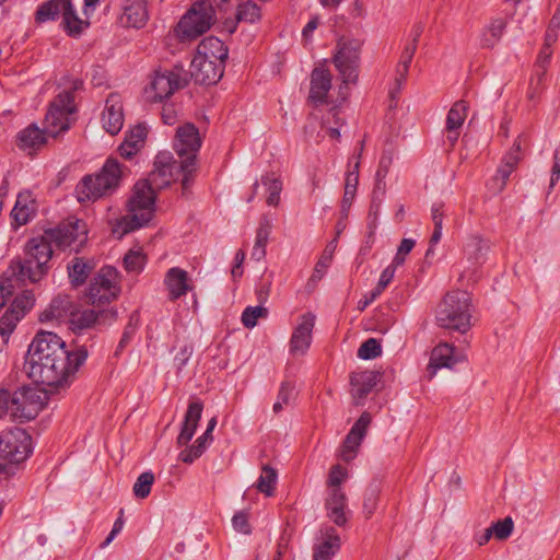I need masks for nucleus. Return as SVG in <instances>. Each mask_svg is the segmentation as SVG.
I'll return each mask as SVG.
<instances>
[{
  "instance_id": "obj_1",
  "label": "nucleus",
  "mask_w": 560,
  "mask_h": 560,
  "mask_svg": "<svg viewBox=\"0 0 560 560\" xmlns=\"http://www.w3.org/2000/svg\"><path fill=\"white\" fill-rule=\"evenodd\" d=\"M86 358L88 350L84 347L69 351L58 335L39 331L28 346L24 369L31 380L54 392L69 385Z\"/></svg>"
},
{
  "instance_id": "obj_2",
  "label": "nucleus",
  "mask_w": 560,
  "mask_h": 560,
  "mask_svg": "<svg viewBox=\"0 0 560 560\" xmlns=\"http://www.w3.org/2000/svg\"><path fill=\"white\" fill-rule=\"evenodd\" d=\"M188 165L174 159L170 152H160L154 160L149 176L137 182L128 200V214L124 218V233L131 232L145 225L153 217L156 190L167 187L176 180L182 171Z\"/></svg>"
},
{
  "instance_id": "obj_3",
  "label": "nucleus",
  "mask_w": 560,
  "mask_h": 560,
  "mask_svg": "<svg viewBox=\"0 0 560 560\" xmlns=\"http://www.w3.org/2000/svg\"><path fill=\"white\" fill-rule=\"evenodd\" d=\"M75 110L72 91H63L51 102L45 117V129L31 125L18 135V145L22 150H37L46 142V135L57 137L70 127V115Z\"/></svg>"
},
{
  "instance_id": "obj_4",
  "label": "nucleus",
  "mask_w": 560,
  "mask_h": 560,
  "mask_svg": "<svg viewBox=\"0 0 560 560\" xmlns=\"http://www.w3.org/2000/svg\"><path fill=\"white\" fill-rule=\"evenodd\" d=\"M52 241L47 237V232L40 237H34L26 245V258L13 260L9 272L19 281H39L47 272V264L52 256Z\"/></svg>"
},
{
  "instance_id": "obj_5",
  "label": "nucleus",
  "mask_w": 560,
  "mask_h": 560,
  "mask_svg": "<svg viewBox=\"0 0 560 560\" xmlns=\"http://www.w3.org/2000/svg\"><path fill=\"white\" fill-rule=\"evenodd\" d=\"M472 305L470 295L465 291H451L439 303L435 312L436 324L460 334L471 327Z\"/></svg>"
},
{
  "instance_id": "obj_6",
  "label": "nucleus",
  "mask_w": 560,
  "mask_h": 560,
  "mask_svg": "<svg viewBox=\"0 0 560 560\" xmlns=\"http://www.w3.org/2000/svg\"><path fill=\"white\" fill-rule=\"evenodd\" d=\"M121 167L117 160L108 159L95 175H85L75 186L79 202H94L110 195L119 185Z\"/></svg>"
},
{
  "instance_id": "obj_7",
  "label": "nucleus",
  "mask_w": 560,
  "mask_h": 560,
  "mask_svg": "<svg viewBox=\"0 0 560 560\" xmlns=\"http://www.w3.org/2000/svg\"><path fill=\"white\" fill-rule=\"evenodd\" d=\"M215 11L209 0L195 2L179 20L175 34L180 42H190L203 35L214 22Z\"/></svg>"
},
{
  "instance_id": "obj_8",
  "label": "nucleus",
  "mask_w": 560,
  "mask_h": 560,
  "mask_svg": "<svg viewBox=\"0 0 560 560\" xmlns=\"http://www.w3.org/2000/svg\"><path fill=\"white\" fill-rule=\"evenodd\" d=\"M49 388L23 386L11 393V419L30 421L37 417L48 401Z\"/></svg>"
},
{
  "instance_id": "obj_9",
  "label": "nucleus",
  "mask_w": 560,
  "mask_h": 560,
  "mask_svg": "<svg viewBox=\"0 0 560 560\" xmlns=\"http://www.w3.org/2000/svg\"><path fill=\"white\" fill-rule=\"evenodd\" d=\"M361 47L362 42L357 38L342 37L337 43L334 63L345 85L358 80Z\"/></svg>"
},
{
  "instance_id": "obj_10",
  "label": "nucleus",
  "mask_w": 560,
  "mask_h": 560,
  "mask_svg": "<svg viewBox=\"0 0 560 560\" xmlns=\"http://www.w3.org/2000/svg\"><path fill=\"white\" fill-rule=\"evenodd\" d=\"M188 83L187 74L183 68L156 71L150 86L145 89L147 97L153 102H161L175 91L184 89Z\"/></svg>"
},
{
  "instance_id": "obj_11",
  "label": "nucleus",
  "mask_w": 560,
  "mask_h": 560,
  "mask_svg": "<svg viewBox=\"0 0 560 560\" xmlns=\"http://www.w3.org/2000/svg\"><path fill=\"white\" fill-rule=\"evenodd\" d=\"M32 452V438L21 428L0 433V457L12 464L25 460Z\"/></svg>"
},
{
  "instance_id": "obj_12",
  "label": "nucleus",
  "mask_w": 560,
  "mask_h": 560,
  "mask_svg": "<svg viewBox=\"0 0 560 560\" xmlns=\"http://www.w3.org/2000/svg\"><path fill=\"white\" fill-rule=\"evenodd\" d=\"M117 271L114 267L105 266L95 275L89 287V300L92 304L109 303L117 296Z\"/></svg>"
},
{
  "instance_id": "obj_13",
  "label": "nucleus",
  "mask_w": 560,
  "mask_h": 560,
  "mask_svg": "<svg viewBox=\"0 0 560 560\" xmlns=\"http://www.w3.org/2000/svg\"><path fill=\"white\" fill-rule=\"evenodd\" d=\"M201 147V137L192 124H185L176 130L173 148L183 164L196 163L197 153Z\"/></svg>"
},
{
  "instance_id": "obj_14",
  "label": "nucleus",
  "mask_w": 560,
  "mask_h": 560,
  "mask_svg": "<svg viewBox=\"0 0 560 560\" xmlns=\"http://www.w3.org/2000/svg\"><path fill=\"white\" fill-rule=\"evenodd\" d=\"M34 303L35 296L31 290H24L13 300L10 307L0 318V336L5 341L15 329L18 323L33 308Z\"/></svg>"
},
{
  "instance_id": "obj_15",
  "label": "nucleus",
  "mask_w": 560,
  "mask_h": 560,
  "mask_svg": "<svg viewBox=\"0 0 560 560\" xmlns=\"http://www.w3.org/2000/svg\"><path fill=\"white\" fill-rule=\"evenodd\" d=\"M46 232L47 237L51 238L58 248H67L77 242L80 246L86 240L85 223L78 219H70L55 229L46 230Z\"/></svg>"
},
{
  "instance_id": "obj_16",
  "label": "nucleus",
  "mask_w": 560,
  "mask_h": 560,
  "mask_svg": "<svg viewBox=\"0 0 560 560\" xmlns=\"http://www.w3.org/2000/svg\"><path fill=\"white\" fill-rule=\"evenodd\" d=\"M125 121L124 106L121 96L117 93H110L105 102V107L102 114L103 128L109 135H117Z\"/></svg>"
},
{
  "instance_id": "obj_17",
  "label": "nucleus",
  "mask_w": 560,
  "mask_h": 560,
  "mask_svg": "<svg viewBox=\"0 0 560 560\" xmlns=\"http://www.w3.org/2000/svg\"><path fill=\"white\" fill-rule=\"evenodd\" d=\"M460 360L462 357L455 352L453 345L440 342L431 351L430 361L427 368L428 378L432 380L436 372L443 368L453 369Z\"/></svg>"
},
{
  "instance_id": "obj_18",
  "label": "nucleus",
  "mask_w": 560,
  "mask_h": 560,
  "mask_svg": "<svg viewBox=\"0 0 560 560\" xmlns=\"http://www.w3.org/2000/svg\"><path fill=\"white\" fill-rule=\"evenodd\" d=\"M371 420V415L364 411L347 434L341 451V458L345 462H350L355 457L357 451L366 434Z\"/></svg>"
},
{
  "instance_id": "obj_19",
  "label": "nucleus",
  "mask_w": 560,
  "mask_h": 560,
  "mask_svg": "<svg viewBox=\"0 0 560 560\" xmlns=\"http://www.w3.org/2000/svg\"><path fill=\"white\" fill-rule=\"evenodd\" d=\"M224 66L221 62H213L195 56L190 65V74L196 83L215 84L223 75Z\"/></svg>"
},
{
  "instance_id": "obj_20",
  "label": "nucleus",
  "mask_w": 560,
  "mask_h": 560,
  "mask_svg": "<svg viewBox=\"0 0 560 560\" xmlns=\"http://www.w3.org/2000/svg\"><path fill=\"white\" fill-rule=\"evenodd\" d=\"M315 325V315L305 313L300 316L299 325L290 339V352L294 355L304 354L312 342V331Z\"/></svg>"
},
{
  "instance_id": "obj_21",
  "label": "nucleus",
  "mask_w": 560,
  "mask_h": 560,
  "mask_svg": "<svg viewBox=\"0 0 560 560\" xmlns=\"http://www.w3.org/2000/svg\"><path fill=\"white\" fill-rule=\"evenodd\" d=\"M202 410L203 404L200 399H194L189 402L180 432L177 436L178 446H185L191 441L201 418Z\"/></svg>"
},
{
  "instance_id": "obj_22",
  "label": "nucleus",
  "mask_w": 560,
  "mask_h": 560,
  "mask_svg": "<svg viewBox=\"0 0 560 560\" xmlns=\"http://www.w3.org/2000/svg\"><path fill=\"white\" fill-rule=\"evenodd\" d=\"M75 304L68 295L56 296L49 306L39 315L40 322L57 320L69 323Z\"/></svg>"
},
{
  "instance_id": "obj_23",
  "label": "nucleus",
  "mask_w": 560,
  "mask_h": 560,
  "mask_svg": "<svg viewBox=\"0 0 560 560\" xmlns=\"http://www.w3.org/2000/svg\"><path fill=\"white\" fill-rule=\"evenodd\" d=\"M148 21L144 0H125L119 22L122 26L140 28Z\"/></svg>"
},
{
  "instance_id": "obj_24",
  "label": "nucleus",
  "mask_w": 560,
  "mask_h": 560,
  "mask_svg": "<svg viewBox=\"0 0 560 560\" xmlns=\"http://www.w3.org/2000/svg\"><path fill=\"white\" fill-rule=\"evenodd\" d=\"M377 382L378 374L373 371H363L351 374V395L355 400V405L362 404V400L365 399Z\"/></svg>"
},
{
  "instance_id": "obj_25",
  "label": "nucleus",
  "mask_w": 560,
  "mask_h": 560,
  "mask_svg": "<svg viewBox=\"0 0 560 560\" xmlns=\"http://www.w3.org/2000/svg\"><path fill=\"white\" fill-rule=\"evenodd\" d=\"M331 73L324 68H315L311 74L310 100L313 103H325L331 89Z\"/></svg>"
},
{
  "instance_id": "obj_26",
  "label": "nucleus",
  "mask_w": 560,
  "mask_h": 560,
  "mask_svg": "<svg viewBox=\"0 0 560 560\" xmlns=\"http://www.w3.org/2000/svg\"><path fill=\"white\" fill-rule=\"evenodd\" d=\"M228 55L229 49L224 43L218 37L209 36L203 38L198 45L195 56H200L213 62H221V65L224 66Z\"/></svg>"
},
{
  "instance_id": "obj_27",
  "label": "nucleus",
  "mask_w": 560,
  "mask_h": 560,
  "mask_svg": "<svg viewBox=\"0 0 560 560\" xmlns=\"http://www.w3.org/2000/svg\"><path fill=\"white\" fill-rule=\"evenodd\" d=\"M170 300L175 301L185 295L191 288L188 284V273L178 267L171 268L164 279Z\"/></svg>"
},
{
  "instance_id": "obj_28",
  "label": "nucleus",
  "mask_w": 560,
  "mask_h": 560,
  "mask_svg": "<svg viewBox=\"0 0 560 560\" xmlns=\"http://www.w3.org/2000/svg\"><path fill=\"white\" fill-rule=\"evenodd\" d=\"M347 505V497L341 488H332L329 490L326 499V509L328 517L338 526L346 524L347 517L345 509Z\"/></svg>"
},
{
  "instance_id": "obj_29",
  "label": "nucleus",
  "mask_w": 560,
  "mask_h": 560,
  "mask_svg": "<svg viewBox=\"0 0 560 560\" xmlns=\"http://www.w3.org/2000/svg\"><path fill=\"white\" fill-rule=\"evenodd\" d=\"M490 246L480 235H470L465 245L464 253L472 266H480L485 262Z\"/></svg>"
},
{
  "instance_id": "obj_30",
  "label": "nucleus",
  "mask_w": 560,
  "mask_h": 560,
  "mask_svg": "<svg viewBox=\"0 0 560 560\" xmlns=\"http://www.w3.org/2000/svg\"><path fill=\"white\" fill-rule=\"evenodd\" d=\"M35 213V203L30 191H23L18 195L15 206L11 212L13 220L18 225H23Z\"/></svg>"
},
{
  "instance_id": "obj_31",
  "label": "nucleus",
  "mask_w": 560,
  "mask_h": 560,
  "mask_svg": "<svg viewBox=\"0 0 560 560\" xmlns=\"http://www.w3.org/2000/svg\"><path fill=\"white\" fill-rule=\"evenodd\" d=\"M70 0H48L44 2L36 11L35 20L37 23H44L56 20L59 15H65V11L70 7Z\"/></svg>"
},
{
  "instance_id": "obj_32",
  "label": "nucleus",
  "mask_w": 560,
  "mask_h": 560,
  "mask_svg": "<svg viewBox=\"0 0 560 560\" xmlns=\"http://www.w3.org/2000/svg\"><path fill=\"white\" fill-rule=\"evenodd\" d=\"M359 161L354 164V170L349 172L345 184V194L341 200V212L347 215L348 210L354 199L359 183Z\"/></svg>"
},
{
  "instance_id": "obj_33",
  "label": "nucleus",
  "mask_w": 560,
  "mask_h": 560,
  "mask_svg": "<svg viewBox=\"0 0 560 560\" xmlns=\"http://www.w3.org/2000/svg\"><path fill=\"white\" fill-rule=\"evenodd\" d=\"M93 266L90 265L88 261H84L81 257H75L71 260V262L68 265V273L69 278L71 280V283L74 287L82 285L86 278L89 277L90 272L92 271Z\"/></svg>"
},
{
  "instance_id": "obj_34",
  "label": "nucleus",
  "mask_w": 560,
  "mask_h": 560,
  "mask_svg": "<svg viewBox=\"0 0 560 560\" xmlns=\"http://www.w3.org/2000/svg\"><path fill=\"white\" fill-rule=\"evenodd\" d=\"M468 112L467 102L460 100L453 104L446 117V130L459 129Z\"/></svg>"
},
{
  "instance_id": "obj_35",
  "label": "nucleus",
  "mask_w": 560,
  "mask_h": 560,
  "mask_svg": "<svg viewBox=\"0 0 560 560\" xmlns=\"http://www.w3.org/2000/svg\"><path fill=\"white\" fill-rule=\"evenodd\" d=\"M340 547V538L337 535H328L315 549L313 560H327L336 555Z\"/></svg>"
},
{
  "instance_id": "obj_36",
  "label": "nucleus",
  "mask_w": 560,
  "mask_h": 560,
  "mask_svg": "<svg viewBox=\"0 0 560 560\" xmlns=\"http://www.w3.org/2000/svg\"><path fill=\"white\" fill-rule=\"evenodd\" d=\"M96 319L97 314L94 310L80 311L75 306L68 324H70L72 329H84L92 326Z\"/></svg>"
},
{
  "instance_id": "obj_37",
  "label": "nucleus",
  "mask_w": 560,
  "mask_h": 560,
  "mask_svg": "<svg viewBox=\"0 0 560 560\" xmlns=\"http://www.w3.org/2000/svg\"><path fill=\"white\" fill-rule=\"evenodd\" d=\"M261 183L267 187V203L269 206H278L282 190V182L280 180V177L275 174H267L261 177Z\"/></svg>"
},
{
  "instance_id": "obj_38",
  "label": "nucleus",
  "mask_w": 560,
  "mask_h": 560,
  "mask_svg": "<svg viewBox=\"0 0 560 560\" xmlns=\"http://www.w3.org/2000/svg\"><path fill=\"white\" fill-rule=\"evenodd\" d=\"M277 478L278 475L276 469L269 465H264L261 468V475L257 480V489L268 497L272 495Z\"/></svg>"
},
{
  "instance_id": "obj_39",
  "label": "nucleus",
  "mask_w": 560,
  "mask_h": 560,
  "mask_svg": "<svg viewBox=\"0 0 560 560\" xmlns=\"http://www.w3.org/2000/svg\"><path fill=\"white\" fill-rule=\"evenodd\" d=\"M62 24L67 33L71 36L80 35L83 28L88 25L84 21H82L73 10L72 3L65 11V15L62 18Z\"/></svg>"
},
{
  "instance_id": "obj_40",
  "label": "nucleus",
  "mask_w": 560,
  "mask_h": 560,
  "mask_svg": "<svg viewBox=\"0 0 560 560\" xmlns=\"http://www.w3.org/2000/svg\"><path fill=\"white\" fill-rule=\"evenodd\" d=\"M506 23L503 19H494L482 35V45L485 47H493L501 38Z\"/></svg>"
},
{
  "instance_id": "obj_41",
  "label": "nucleus",
  "mask_w": 560,
  "mask_h": 560,
  "mask_svg": "<svg viewBox=\"0 0 560 560\" xmlns=\"http://www.w3.org/2000/svg\"><path fill=\"white\" fill-rule=\"evenodd\" d=\"M260 19V8L253 1L248 0L237 8V22L255 23Z\"/></svg>"
},
{
  "instance_id": "obj_42",
  "label": "nucleus",
  "mask_w": 560,
  "mask_h": 560,
  "mask_svg": "<svg viewBox=\"0 0 560 560\" xmlns=\"http://www.w3.org/2000/svg\"><path fill=\"white\" fill-rule=\"evenodd\" d=\"M209 445L210 442H207L199 436L190 447H187L179 453L178 458L186 464H191L203 454Z\"/></svg>"
},
{
  "instance_id": "obj_43",
  "label": "nucleus",
  "mask_w": 560,
  "mask_h": 560,
  "mask_svg": "<svg viewBox=\"0 0 560 560\" xmlns=\"http://www.w3.org/2000/svg\"><path fill=\"white\" fill-rule=\"evenodd\" d=\"M154 482V475L151 471L142 472L136 480L132 491L136 498L145 499Z\"/></svg>"
},
{
  "instance_id": "obj_44",
  "label": "nucleus",
  "mask_w": 560,
  "mask_h": 560,
  "mask_svg": "<svg viewBox=\"0 0 560 560\" xmlns=\"http://www.w3.org/2000/svg\"><path fill=\"white\" fill-rule=\"evenodd\" d=\"M381 488L377 483H371L364 493L363 510L368 517H370L376 510Z\"/></svg>"
},
{
  "instance_id": "obj_45",
  "label": "nucleus",
  "mask_w": 560,
  "mask_h": 560,
  "mask_svg": "<svg viewBox=\"0 0 560 560\" xmlns=\"http://www.w3.org/2000/svg\"><path fill=\"white\" fill-rule=\"evenodd\" d=\"M127 271L139 273L145 265V256L141 250H129L124 258Z\"/></svg>"
},
{
  "instance_id": "obj_46",
  "label": "nucleus",
  "mask_w": 560,
  "mask_h": 560,
  "mask_svg": "<svg viewBox=\"0 0 560 560\" xmlns=\"http://www.w3.org/2000/svg\"><path fill=\"white\" fill-rule=\"evenodd\" d=\"M268 315V310L264 306H248L242 314V323L246 328H254L258 318H264Z\"/></svg>"
},
{
  "instance_id": "obj_47",
  "label": "nucleus",
  "mask_w": 560,
  "mask_h": 560,
  "mask_svg": "<svg viewBox=\"0 0 560 560\" xmlns=\"http://www.w3.org/2000/svg\"><path fill=\"white\" fill-rule=\"evenodd\" d=\"M24 282L25 281H19L15 277H12L9 269L5 271L4 278L0 282V308L5 304L7 299L13 294L15 287Z\"/></svg>"
},
{
  "instance_id": "obj_48",
  "label": "nucleus",
  "mask_w": 560,
  "mask_h": 560,
  "mask_svg": "<svg viewBox=\"0 0 560 560\" xmlns=\"http://www.w3.org/2000/svg\"><path fill=\"white\" fill-rule=\"evenodd\" d=\"M514 168H511V166L500 165L497 175L493 176V178L490 182V189L494 194L501 192L510 178V175L513 173Z\"/></svg>"
},
{
  "instance_id": "obj_49",
  "label": "nucleus",
  "mask_w": 560,
  "mask_h": 560,
  "mask_svg": "<svg viewBox=\"0 0 560 560\" xmlns=\"http://www.w3.org/2000/svg\"><path fill=\"white\" fill-rule=\"evenodd\" d=\"M514 522L508 516L502 521H498L490 526L491 533L498 540H504L509 538L513 532Z\"/></svg>"
},
{
  "instance_id": "obj_50",
  "label": "nucleus",
  "mask_w": 560,
  "mask_h": 560,
  "mask_svg": "<svg viewBox=\"0 0 560 560\" xmlns=\"http://www.w3.org/2000/svg\"><path fill=\"white\" fill-rule=\"evenodd\" d=\"M382 352L380 342L375 338L365 340L358 350V357L364 360L377 358Z\"/></svg>"
},
{
  "instance_id": "obj_51",
  "label": "nucleus",
  "mask_w": 560,
  "mask_h": 560,
  "mask_svg": "<svg viewBox=\"0 0 560 560\" xmlns=\"http://www.w3.org/2000/svg\"><path fill=\"white\" fill-rule=\"evenodd\" d=\"M336 249V238L332 240L324 249V253L316 264L313 277L322 278L323 272L328 268L334 252Z\"/></svg>"
},
{
  "instance_id": "obj_52",
  "label": "nucleus",
  "mask_w": 560,
  "mask_h": 560,
  "mask_svg": "<svg viewBox=\"0 0 560 560\" xmlns=\"http://www.w3.org/2000/svg\"><path fill=\"white\" fill-rule=\"evenodd\" d=\"M415 244H416L415 241L411 238H402L392 262L395 264V266H401L406 260V256L415 247Z\"/></svg>"
},
{
  "instance_id": "obj_53",
  "label": "nucleus",
  "mask_w": 560,
  "mask_h": 560,
  "mask_svg": "<svg viewBox=\"0 0 560 560\" xmlns=\"http://www.w3.org/2000/svg\"><path fill=\"white\" fill-rule=\"evenodd\" d=\"M145 137L147 128L142 125H137L127 132L125 139L132 143V145H137L139 149H141Z\"/></svg>"
},
{
  "instance_id": "obj_54",
  "label": "nucleus",
  "mask_w": 560,
  "mask_h": 560,
  "mask_svg": "<svg viewBox=\"0 0 560 560\" xmlns=\"http://www.w3.org/2000/svg\"><path fill=\"white\" fill-rule=\"evenodd\" d=\"M346 477L347 471L340 465L332 466L327 481L329 490L332 488H340L339 486L342 483Z\"/></svg>"
},
{
  "instance_id": "obj_55",
  "label": "nucleus",
  "mask_w": 560,
  "mask_h": 560,
  "mask_svg": "<svg viewBox=\"0 0 560 560\" xmlns=\"http://www.w3.org/2000/svg\"><path fill=\"white\" fill-rule=\"evenodd\" d=\"M397 267L398 266H395V264L392 262L389 266H387L383 270V272H382V275L380 277L378 282H377L376 287L374 288L381 294L386 289V287L389 284V282L393 280Z\"/></svg>"
},
{
  "instance_id": "obj_56",
  "label": "nucleus",
  "mask_w": 560,
  "mask_h": 560,
  "mask_svg": "<svg viewBox=\"0 0 560 560\" xmlns=\"http://www.w3.org/2000/svg\"><path fill=\"white\" fill-rule=\"evenodd\" d=\"M271 231V224L268 219H264L257 230L255 244L266 247Z\"/></svg>"
},
{
  "instance_id": "obj_57",
  "label": "nucleus",
  "mask_w": 560,
  "mask_h": 560,
  "mask_svg": "<svg viewBox=\"0 0 560 560\" xmlns=\"http://www.w3.org/2000/svg\"><path fill=\"white\" fill-rule=\"evenodd\" d=\"M232 524L235 530L243 533V534H249L250 533V525L248 523L247 515L243 512L236 513L232 518Z\"/></svg>"
},
{
  "instance_id": "obj_58",
  "label": "nucleus",
  "mask_w": 560,
  "mask_h": 560,
  "mask_svg": "<svg viewBox=\"0 0 560 560\" xmlns=\"http://www.w3.org/2000/svg\"><path fill=\"white\" fill-rule=\"evenodd\" d=\"M294 384L291 381H283L278 393V400L288 405L294 392Z\"/></svg>"
},
{
  "instance_id": "obj_59",
  "label": "nucleus",
  "mask_w": 560,
  "mask_h": 560,
  "mask_svg": "<svg viewBox=\"0 0 560 560\" xmlns=\"http://www.w3.org/2000/svg\"><path fill=\"white\" fill-rule=\"evenodd\" d=\"M7 415L11 417V392L0 389V419Z\"/></svg>"
},
{
  "instance_id": "obj_60",
  "label": "nucleus",
  "mask_w": 560,
  "mask_h": 560,
  "mask_svg": "<svg viewBox=\"0 0 560 560\" xmlns=\"http://www.w3.org/2000/svg\"><path fill=\"white\" fill-rule=\"evenodd\" d=\"M122 514H124V510H120L119 511V516L118 518L115 521L114 523V526L109 533V535L107 536V538L102 542V547H106L107 545L110 544V541L116 537V535H118L122 527H124V518H122Z\"/></svg>"
},
{
  "instance_id": "obj_61",
  "label": "nucleus",
  "mask_w": 560,
  "mask_h": 560,
  "mask_svg": "<svg viewBox=\"0 0 560 560\" xmlns=\"http://www.w3.org/2000/svg\"><path fill=\"white\" fill-rule=\"evenodd\" d=\"M431 219L434 228L443 229L444 210L442 203H434L431 208Z\"/></svg>"
},
{
  "instance_id": "obj_62",
  "label": "nucleus",
  "mask_w": 560,
  "mask_h": 560,
  "mask_svg": "<svg viewBox=\"0 0 560 560\" xmlns=\"http://www.w3.org/2000/svg\"><path fill=\"white\" fill-rule=\"evenodd\" d=\"M392 164L390 155L383 154L380 160L378 168L376 171V179L382 180L388 173L389 166Z\"/></svg>"
},
{
  "instance_id": "obj_63",
  "label": "nucleus",
  "mask_w": 560,
  "mask_h": 560,
  "mask_svg": "<svg viewBox=\"0 0 560 560\" xmlns=\"http://www.w3.org/2000/svg\"><path fill=\"white\" fill-rule=\"evenodd\" d=\"M191 354H192L191 346L185 345L183 348H180V351L175 357V361L178 364V369H182L187 363V361L189 360Z\"/></svg>"
},
{
  "instance_id": "obj_64",
  "label": "nucleus",
  "mask_w": 560,
  "mask_h": 560,
  "mask_svg": "<svg viewBox=\"0 0 560 560\" xmlns=\"http://www.w3.org/2000/svg\"><path fill=\"white\" fill-rule=\"evenodd\" d=\"M139 150L140 149L137 145H132V143H130L126 139L118 148L120 155L126 159L132 158Z\"/></svg>"
}]
</instances>
